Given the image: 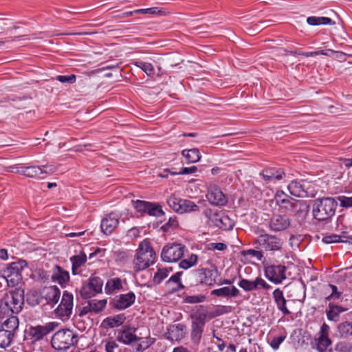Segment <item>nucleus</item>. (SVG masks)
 Masks as SVG:
<instances>
[{
  "mask_svg": "<svg viewBox=\"0 0 352 352\" xmlns=\"http://www.w3.org/2000/svg\"><path fill=\"white\" fill-rule=\"evenodd\" d=\"M272 298L274 303L276 305L277 309L280 311L284 316L291 314L290 311L287 307V300L284 296L283 290L280 288H276L272 292Z\"/></svg>",
  "mask_w": 352,
  "mask_h": 352,
  "instance_id": "nucleus-24",
  "label": "nucleus"
},
{
  "mask_svg": "<svg viewBox=\"0 0 352 352\" xmlns=\"http://www.w3.org/2000/svg\"><path fill=\"white\" fill-rule=\"evenodd\" d=\"M307 22L310 25L335 24V22H333L331 19L326 16H309L307 19Z\"/></svg>",
  "mask_w": 352,
  "mask_h": 352,
  "instance_id": "nucleus-42",
  "label": "nucleus"
},
{
  "mask_svg": "<svg viewBox=\"0 0 352 352\" xmlns=\"http://www.w3.org/2000/svg\"><path fill=\"white\" fill-rule=\"evenodd\" d=\"M107 300L106 299L103 300H89V307L92 312L96 314L100 313L103 311L106 307Z\"/></svg>",
  "mask_w": 352,
  "mask_h": 352,
  "instance_id": "nucleus-50",
  "label": "nucleus"
},
{
  "mask_svg": "<svg viewBox=\"0 0 352 352\" xmlns=\"http://www.w3.org/2000/svg\"><path fill=\"white\" fill-rule=\"evenodd\" d=\"M217 270H210L207 268H202L197 270L195 272V276L197 282L204 284L208 286H212L216 283V276L217 275Z\"/></svg>",
  "mask_w": 352,
  "mask_h": 352,
  "instance_id": "nucleus-16",
  "label": "nucleus"
},
{
  "mask_svg": "<svg viewBox=\"0 0 352 352\" xmlns=\"http://www.w3.org/2000/svg\"><path fill=\"white\" fill-rule=\"evenodd\" d=\"M260 176H283L285 175L284 170L280 168H268L260 173Z\"/></svg>",
  "mask_w": 352,
  "mask_h": 352,
  "instance_id": "nucleus-56",
  "label": "nucleus"
},
{
  "mask_svg": "<svg viewBox=\"0 0 352 352\" xmlns=\"http://www.w3.org/2000/svg\"><path fill=\"white\" fill-rule=\"evenodd\" d=\"M182 274L183 272H177L172 275L165 283V286L168 289L169 292L175 293L185 288L181 281Z\"/></svg>",
  "mask_w": 352,
  "mask_h": 352,
  "instance_id": "nucleus-26",
  "label": "nucleus"
},
{
  "mask_svg": "<svg viewBox=\"0 0 352 352\" xmlns=\"http://www.w3.org/2000/svg\"><path fill=\"white\" fill-rule=\"evenodd\" d=\"M118 347V344L115 341H108L105 344L106 352H114V349Z\"/></svg>",
  "mask_w": 352,
  "mask_h": 352,
  "instance_id": "nucleus-64",
  "label": "nucleus"
},
{
  "mask_svg": "<svg viewBox=\"0 0 352 352\" xmlns=\"http://www.w3.org/2000/svg\"><path fill=\"white\" fill-rule=\"evenodd\" d=\"M74 296L68 291H64L60 303L55 309L56 314L61 318H68L72 314Z\"/></svg>",
  "mask_w": 352,
  "mask_h": 352,
  "instance_id": "nucleus-13",
  "label": "nucleus"
},
{
  "mask_svg": "<svg viewBox=\"0 0 352 352\" xmlns=\"http://www.w3.org/2000/svg\"><path fill=\"white\" fill-rule=\"evenodd\" d=\"M182 199L176 197L175 195H170L166 200V202L170 208H171L176 212L179 213L181 211Z\"/></svg>",
  "mask_w": 352,
  "mask_h": 352,
  "instance_id": "nucleus-51",
  "label": "nucleus"
},
{
  "mask_svg": "<svg viewBox=\"0 0 352 352\" xmlns=\"http://www.w3.org/2000/svg\"><path fill=\"white\" fill-rule=\"evenodd\" d=\"M135 294L133 292L116 296L111 301L110 305L117 310H124L131 307L135 301Z\"/></svg>",
  "mask_w": 352,
  "mask_h": 352,
  "instance_id": "nucleus-15",
  "label": "nucleus"
},
{
  "mask_svg": "<svg viewBox=\"0 0 352 352\" xmlns=\"http://www.w3.org/2000/svg\"><path fill=\"white\" fill-rule=\"evenodd\" d=\"M182 207L180 214L197 212L199 210V206L191 200L182 199Z\"/></svg>",
  "mask_w": 352,
  "mask_h": 352,
  "instance_id": "nucleus-44",
  "label": "nucleus"
},
{
  "mask_svg": "<svg viewBox=\"0 0 352 352\" xmlns=\"http://www.w3.org/2000/svg\"><path fill=\"white\" fill-rule=\"evenodd\" d=\"M136 328L130 326H124L122 330L118 331L117 340L120 342L129 345L134 342L140 341L142 338L138 337L135 332Z\"/></svg>",
  "mask_w": 352,
  "mask_h": 352,
  "instance_id": "nucleus-18",
  "label": "nucleus"
},
{
  "mask_svg": "<svg viewBox=\"0 0 352 352\" xmlns=\"http://www.w3.org/2000/svg\"><path fill=\"white\" fill-rule=\"evenodd\" d=\"M286 336L273 337L270 341V346L274 350H277L280 344L285 340Z\"/></svg>",
  "mask_w": 352,
  "mask_h": 352,
  "instance_id": "nucleus-61",
  "label": "nucleus"
},
{
  "mask_svg": "<svg viewBox=\"0 0 352 352\" xmlns=\"http://www.w3.org/2000/svg\"><path fill=\"white\" fill-rule=\"evenodd\" d=\"M263 272L265 278L274 284H280L285 278L286 267L278 264H268L263 262Z\"/></svg>",
  "mask_w": 352,
  "mask_h": 352,
  "instance_id": "nucleus-10",
  "label": "nucleus"
},
{
  "mask_svg": "<svg viewBox=\"0 0 352 352\" xmlns=\"http://www.w3.org/2000/svg\"><path fill=\"white\" fill-rule=\"evenodd\" d=\"M214 224L221 230H230L233 228L235 223L225 212H219V214H217L214 218Z\"/></svg>",
  "mask_w": 352,
  "mask_h": 352,
  "instance_id": "nucleus-27",
  "label": "nucleus"
},
{
  "mask_svg": "<svg viewBox=\"0 0 352 352\" xmlns=\"http://www.w3.org/2000/svg\"><path fill=\"white\" fill-rule=\"evenodd\" d=\"M308 182L305 179L292 181L288 185V190L289 192L298 197H306L309 196L308 188L307 184Z\"/></svg>",
  "mask_w": 352,
  "mask_h": 352,
  "instance_id": "nucleus-21",
  "label": "nucleus"
},
{
  "mask_svg": "<svg viewBox=\"0 0 352 352\" xmlns=\"http://www.w3.org/2000/svg\"><path fill=\"white\" fill-rule=\"evenodd\" d=\"M19 318L16 316H11L6 320L4 322L1 321V328L6 330L8 333H12V336L14 337L16 333V331L19 328Z\"/></svg>",
  "mask_w": 352,
  "mask_h": 352,
  "instance_id": "nucleus-37",
  "label": "nucleus"
},
{
  "mask_svg": "<svg viewBox=\"0 0 352 352\" xmlns=\"http://www.w3.org/2000/svg\"><path fill=\"white\" fill-rule=\"evenodd\" d=\"M78 341L77 335L68 329L56 331L52 336L51 344L58 351H65L74 346Z\"/></svg>",
  "mask_w": 352,
  "mask_h": 352,
  "instance_id": "nucleus-5",
  "label": "nucleus"
},
{
  "mask_svg": "<svg viewBox=\"0 0 352 352\" xmlns=\"http://www.w3.org/2000/svg\"><path fill=\"white\" fill-rule=\"evenodd\" d=\"M27 266L28 263L25 260H19L10 263L5 270L7 281L11 283L12 285L19 284L22 279L21 272Z\"/></svg>",
  "mask_w": 352,
  "mask_h": 352,
  "instance_id": "nucleus-11",
  "label": "nucleus"
},
{
  "mask_svg": "<svg viewBox=\"0 0 352 352\" xmlns=\"http://www.w3.org/2000/svg\"><path fill=\"white\" fill-rule=\"evenodd\" d=\"M56 80L63 83L73 84L76 82V76L74 74L69 76L59 75L56 76Z\"/></svg>",
  "mask_w": 352,
  "mask_h": 352,
  "instance_id": "nucleus-60",
  "label": "nucleus"
},
{
  "mask_svg": "<svg viewBox=\"0 0 352 352\" xmlns=\"http://www.w3.org/2000/svg\"><path fill=\"white\" fill-rule=\"evenodd\" d=\"M132 203H133V206L136 210V211L138 212L143 214V213H146V208L148 206L149 202L146 201H142V200H136V201H133Z\"/></svg>",
  "mask_w": 352,
  "mask_h": 352,
  "instance_id": "nucleus-57",
  "label": "nucleus"
},
{
  "mask_svg": "<svg viewBox=\"0 0 352 352\" xmlns=\"http://www.w3.org/2000/svg\"><path fill=\"white\" fill-rule=\"evenodd\" d=\"M291 220L286 214H274L269 222V228L274 232L285 230L290 226Z\"/></svg>",
  "mask_w": 352,
  "mask_h": 352,
  "instance_id": "nucleus-17",
  "label": "nucleus"
},
{
  "mask_svg": "<svg viewBox=\"0 0 352 352\" xmlns=\"http://www.w3.org/2000/svg\"><path fill=\"white\" fill-rule=\"evenodd\" d=\"M113 256L116 262L122 263L131 257V254L129 250H118L113 252Z\"/></svg>",
  "mask_w": 352,
  "mask_h": 352,
  "instance_id": "nucleus-54",
  "label": "nucleus"
},
{
  "mask_svg": "<svg viewBox=\"0 0 352 352\" xmlns=\"http://www.w3.org/2000/svg\"><path fill=\"white\" fill-rule=\"evenodd\" d=\"M126 320L124 314H119L114 316H109L104 318L102 322V327L108 328H114L122 325Z\"/></svg>",
  "mask_w": 352,
  "mask_h": 352,
  "instance_id": "nucleus-30",
  "label": "nucleus"
},
{
  "mask_svg": "<svg viewBox=\"0 0 352 352\" xmlns=\"http://www.w3.org/2000/svg\"><path fill=\"white\" fill-rule=\"evenodd\" d=\"M56 168L54 166H17L9 168V172L13 174L23 175V176H37L41 174H53Z\"/></svg>",
  "mask_w": 352,
  "mask_h": 352,
  "instance_id": "nucleus-9",
  "label": "nucleus"
},
{
  "mask_svg": "<svg viewBox=\"0 0 352 352\" xmlns=\"http://www.w3.org/2000/svg\"><path fill=\"white\" fill-rule=\"evenodd\" d=\"M336 231L344 236H352L349 234L352 231V226L349 224V220L342 215H340L337 219Z\"/></svg>",
  "mask_w": 352,
  "mask_h": 352,
  "instance_id": "nucleus-29",
  "label": "nucleus"
},
{
  "mask_svg": "<svg viewBox=\"0 0 352 352\" xmlns=\"http://www.w3.org/2000/svg\"><path fill=\"white\" fill-rule=\"evenodd\" d=\"M336 331L341 338L347 339L352 336V321H343L336 327Z\"/></svg>",
  "mask_w": 352,
  "mask_h": 352,
  "instance_id": "nucleus-35",
  "label": "nucleus"
},
{
  "mask_svg": "<svg viewBox=\"0 0 352 352\" xmlns=\"http://www.w3.org/2000/svg\"><path fill=\"white\" fill-rule=\"evenodd\" d=\"M272 288V287L261 276H257L252 280V291H269Z\"/></svg>",
  "mask_w": 352,
  "mask_h": 352,
  "instance_id": "nucleus-43",
  "label": "nucleus"
},
{
  "mask_svg": "<svg viewBox=\"0 0 352 352\" xmlns=\"http://www.w3.org/2000/svg\"><path fill=\"white\" fill-rule=\"evenodd\" d=\"M187 327L185 324L178 323L168 328L166 339L170 341H180L186 334Z\"/></svg>",
  "mask_w": 352,
  "mask_h": 352,
  "instance_id": "nucleus-23",
  "label": "nucleus"
},
{
  "mask_svg": "<svg viewBox=\"0 0 352 352\" xmlns=\"http://www.w3.org/2000/svg\"><path fill=\"white\" fill-rule=\"evenodd\" d=\"M103 280L98 276H91L82 283L79 290L80 296L85 299L91 298L102 292Z\"/></svg>",
  "mask_w": 352,
  "mask_h": 352,
  "instance_id": "nucleus-7",
  "label": "nucleus"
},
{
  "mask_svg": "<svg viewBox=\"0 0 352 352\" xmlns=\"http://www.w3.org/2000/svg\"><path fill=\"white\" fill-rule=\"evenodd\" d=\"M133 64L140 68L148 76H153L154 74V67L150 63L143 62L141 60H135Z\"/></svg>",
  "mask_w": 352,
  "mask_h": 352,
  "instance_id": "nucleus-52",
  "label": "nucleus"
},
{
  "mask_svg": "<svg viewBox=\"0 0 352 352\" xmlns=\"http://www.w3.org/2000/svg\"><path fill=\"white\" fill-rule=\"evenodd\" d=\"M119 223V217L117 214L111 212L107 214L101 221L100 228L106 235L111 234Z\"/></svg>",
  "mask_w": 352,
  "mask_h": 352,
  "instance_id": "nucleus-22",
  "label": "nucleus"
},
{
  "mask_svg": "<svg viewBox=\"0 0 352 352\" xmlns=\"http://www.w3.org/2000/svg\"><path fill=\"white\" fill-rule=\"evenodd\" d=\"M211 295L219 297H236L240 295V291L235 286L223 287L212 290Z\"/></svg>",
  "mask_w": 352,
  "mask_h": 352,
  "instance_id": "nucleus-31",
  "label": "nucleus"
},
{
  "mask_svg": "<svg viewBox=\"0 0 352 352\" xmlns=\"http://www.w3.org/2000/svg\"><path fill=\"white\" fill-rule=\"evenodd\" d=\"M87 255L84 252L70 257L69 260L72 265V272L73 275L79 274L78 269L87 262Z\"/></svg>",
  "mask_w": 352,
  "mask_h": 352,
  "instance_id": "nucleus-34",
  "label": "nucleus"
},
{
  "mask_svg": "<svg viewBox=\"0 0 352 352\" xmlns=\"http://www.w3.org/2000/svg\"><path fill=\"white\" fill-rule=\"evenodd\" d=\"M12 333H8L6 330L0 329V347L6 348L9 346L13 341Z\"/></svg>",
  "mask_w": 352,
  "mask_h": 352,
  "instance_id": "nucleus-45",
  "label": "nucleus"
},
{
  "mask_svg": "<svg viewBox=\"0 0 352 352\" xmlns=\"http://www.w3.org/2000/svg\"><path fill=\"white\" fill-rule=\"evenodd\" d=\"M6 300L10 310L14 314H18L24 305V292L19 289L11 291L7 294Z\"/></svg>",
  "mask_w": 352,
  "mask_h": 352,
  "instance_id": "nucleus-14",
  "label": "nucleus"
},
{
  "mask_svg": "<svg viewBox=\"0 0 352 352\" xmlns=\"http://www.w3.org/2000/svg\"><path fill=\"white\" fill-rule=\"evenodd\" d=\"M146 213L150 216L160 217L164 214L162 206L159 204L148 203Z\"/></svg>",
  "mask_w": 352,
  "mask_h": 352,
  "instance_id": "nucleus-48",
  "label": "nucleus"
},
{
  "mask_svg": "<svg viewBox=\"0 0 352 352\" xmlns=\"http://www.w3.org/2000/svg\"><path fill=\"white\" fill-rule=\"evenodd\" d=\"M322 241L327 244L333 243H348L352 244V236H344L337 233L323 236Z\"/></svg>",
  "mask_w": 352,
  "mask_h": 352,
  "instance_id": "nucleus-39",
  "label": "nucleus"
},
{
  "mask_svg": "<svg viewBox=\"0 0 352 352\" xmlns=\"http://www.w3.org/2000/svg\"><path fill=\"white\" fill-rule=\"evenodd\" d=\"M197 255L192 254L188 258L182 260L179 266L184 270H188L197 264Z\"/></svg>",
  "mask_w": 352,
  "mask_h": 352,
  "instance_id": "nucleus-53",
  "label": "nucleus"
},
{
  "mask_svg": "<svg viewBox=\"0 0 352 352\" xmlns=\"http://www.w3.org/2000/svg\"><path fill=\"white\" fill-rule=\"evenodd\" d=\"M172 271V267H159L154 274L152 281L155 285L161 284L169 275Z\"/></svg>",
  "mask_w": 352,
  "mask_h": 352,
  "instance_id": "nucleus-40",
  "label": "nucleus"
},
{
  "mask_svg": "<svg viewBox=\"0 0 352 352\" xmlns=\"http://www.w3.org/2000/svg\"><path fill=\"white\" fill-rule=\"evenodd\" d=\"M206 197L208 201L212 205L224 206L227 203V199L225 195L217 186H210Z\"/></svg>",
  "mask_w": 352,
  "mask_h": 352,
  "instance_id": "nucleus-19",
  "label": "nucleus"
},
{
  "mask_svg": "<svg viewBox=\"0 0 352 352\" xmlns=\"http://www.w3.org/2000/svg\"><path fill=\"white\" fill-rule=\"evenodd\" d=\"M330 327L324 322L320 329L318 337L315 339V349L318 352H331V340L329 338Z\"/></svg>",
  "mask_w": 352,
  "mask_h": 352,
  "instance_id": "nucleus-12",
  "label": "nucleus"
},
{
  "mask_svg": "<svg viewBox=\"0 0 352 352\" xmlns=\"http://www.w3.org/2000/svg\"><path fill=\"white\" fill-rule=\"evenodd\" d=\"M51 280L53 282L57 283L61 287L64 288L68 285L70 280L69 273L62 267L55 265L52 269Z\"/></svg>",
  "mask_w": 352,
  "mask_h": 352,
  "instance_id": "nucleus-20",
  "label": "nucleus"
},
{
  "mask_svg": "<svg viewBox=\"0 0 352 352\" xmlns=\"http://www.w3.org/2000/svg\"><path fill=\"white\" fill-rule=\"evenodd\" d=\"M337 203H340V206L342 208H349L352 207V197H346L344 195H340L335 197Z\"/></svg>",
  "mask_w": 352,
  "mask_h": 352,
  "instance_id": "nucleus-58",
  "label": "nucleus"
},
{
  "mask_svg": "<svg viewBox=\"0 0 352 352\" xmlns=\"http://www.w3.org/2000/svg\"><path fill=\"white\" fill-rule=\"evenodd\" d=\"M179 226V222L176 216L169 217L168 221L165 223L161 230L164 232H170L175 230Z\"/></svg>",
  "mask_w": 352,
  "mask_h": 352,
  "instance_id": "nucleus-49",
  "label": "nucleus"
},
{
  "mask_svg": "<svg viewBox=\"0 0 352 352\" xmlns=\"http://www.w3.org/2000/svg\"><path fill=\"white\" fill-rule=\"evenodd\" d=\"M252 245L263 250L266 256H272L276 253H281L283 249L284 240L281 237L261 230L253 239Z\"/></svg>",
  "mask_w": 352,
  "mask_h": 352,
  "instance_id": "nucleus-1",
  "label": "nucleus"
},
{
  "mask_svg": "<svg viewBox=\"0 0 352 352\" xmlns=\"http://www.w3.org/2000/svg\"><path fill=\"white\" fill-rule=\"evenodd\" d=\"M348 310V308L342 305L336 304L335 302H329L325 310L327 318L329 321L338 322L340 315Z\"/></svg>",
  "mask_w": 352,
  "mask_h": 352,
  "instance_id": "nucleus-25",
  "label": "nucleus"
},
{
  "mask_svg": "<svg viewBox=\"0 0 352 352\" xmlns=\"http://www.w3.org/2000/svg\"><path fill=\"white\" fill-rule=\"evenodd\" d=\"M197 170V167L195 166H192L190 167H182L179 168H172L170 169H164V173H158L157 176H168V173H170L171 175H190L196 173Z\"/></svg>",
  "mask_w": 352,
  "mask_h": 352,
  "instance_id": "nucleus-32",
  "label": "nucleus"
},
{
  "mask_svg": "<svg viewBox=\"0 0 352 352\" xmlns=\"http://www.w3.org/2000/svg\"><path fill=\"white\" fill-rule=\"evenodd\" d=\"M56 327L57 324L54 322H47L44 325L30 326L25 330V340L34 344L50 334Z\"/></svg>",
  "mask_w": 352,
  "mask_h": 352,
  "instance_id": "nucleus-6",
  "label": "nucleus"
},
{
  "mask_svg": "<svg viewBox=\"0 0 352 352\" xmlns=\"http://www.w3.org/2000/svg\"><path fill=\"white\" fill-rule=\"evenodd\" d=\"M155 252L148 239L143 240L136 250L133 261V270L135 272L142 271L155 263Z\"/></svg>",
  "mask_w": 352,
  "mask_h": 352,
  "instance_id": "nucleus-2",
  "label": "nucleus"
},
{
  "mask_svg": "<svg viewBox=\"0 0 352 352\" xmlns=\"http://www.w3.org/2000/svg\"><path fill=\"white\" fill-rule=\"evenodd\" d=\"M328 286L331 289V292L329 295H328L327 296H326L324 298V301L326 302H334L338 300L342 297V292H340L338 290V287L335 285L329 284Z\"/></svg>",
  "mask_w": 352,
  "mask_h": 352,
  "instance_id": "nucleus-46",
  "label": "nucleus"
},
{
  "mask_svg": "<svg viewBox=\"0 0 352 352\" xmlns=\"http://www.w3.org/2000/svg\"><path fill=\"white\" fill-rule=\"evenodd\" d=\"M182 155L188 163H195L201 159L198 148L185 149L182 151Z\"/></svg>",
  "mask_w": 352,
  "mask_h": 352,
  "instance_id": "nucleus-41",
  "label": "nucleus"
},
{
  "mask_svg": "<svg viewBox=\"0 0 352 352\" xmlns=\"http://www.w3.org/2000/svg\"><path fill=\"white\" fill-rule=\"evenodd\" d=\"M309 209V206L305 201L295 199L289 211L299 215L305 216L308 213Z\"/></svg>",
  "mask_w": 352,
  "mask_h": 352,
  "instance_id": "nucleus-38",
  "label": "nucleus"
},
{
  "mask_svg": "<svg viewBox=\"0 0 352 352\" xmlns=\"http://www.w3.org/2000/svg\"><path fill=\"white\" fill-rule=\"evenodd\" d=\"M274 199L278 206L287 210L291 209L292 205L295 199L282 191L277 192Z\"/></svg>",
  "mask_w": 352,
  "mask_h": 352,
  "instance_id": "nucleus-33",
  "label": "nucleus"
},
{
  "mask_svg": "<svg viewBox=\"0 0 352 352\" xmlns=\"http://www.w3.org/2000/svg\"><path fill=\"white\" fill-rule=\"evenodd\" d=\"M60 294V289L56 285L47 287L43 289V294L47 303L52 306L58 302Z\"/></svg>",
  "mask_w": 352,
  "mask_h": 352,
  "instance_id": "nucleus-28",
  "label": "nucleus"
},
{
  "mask_svg": "<svg viewBox=\"0 0 352 352\" xmlns=\"http://www.w3.org/2000/svg\"><path fill=\"white\" fill-rule=\"evenodd\" d=\"M241 254L244 256H250L251 257L256 258L258 261H262L263 259H265V254L263 253V250L255 247L254 249L243 250Z\"/></svg>",
  "mask_w": 352,
  "mask_h": 352,
  "instance_id": "nucleus-47",
  "label": "nucleus"
},
{
  "mask_svg": "<svg viewBox=\"0 0 352 352\" xmlns=\"http://www.w3.org/2000/svg\"><path fill=\"white\" fill-rule=\"evenodd\" d=\"M208 311L203 306L193 309L190 314L191 328H190V340L193 345L197 346L199 345L205 325L208 321Z\"/></svg>",
  "mask_w": 352,
  "mask_h": 352,
  "instance_id": "nucleus-3",
  "label": "nucleus"
},
{
  "mask_svg": "<svg viewBox=\"0 0 352 352\" xmlns=\"http://www.w3.org/2000/svg\"><path fill=\"white\" fill-rule=\"evenodd\" d=\"M141 340V342L135 348L136 352L144 351L155 342V338L150 337H146L144 339L142 338Z\"/></svg>",
  "mask_w": 352,
  "mask_h": 352,
  "instance_id": "nucleus-55",
  "label": "nucleus"
},
{
  "mask_svg": "<svg viewBox=\"0 0 352 352\" xmlns=\"http://www.w3.org/2000/svg\"><path fill=\"white\" fill-rule=\"evenodd\" d=\"M338 207L337 200L334 197H322L314 200L312 214L318 221H328L334 216Z\"/></svg>",
  "mask_w": 352,
  "mask_h": 352,
  "instance_id": "nucleus-4",
  "label": "nucleus"
},
{
  "mask_svg": "<svg viewBox=\"0 0 352 352\" xmlns=\"http://www.w3.org/2000/svg\"><path fill=\"white\" fill-rule=\"evenodd\" d=\"M186 250V248L183 244L169 243L162 250V260L167 263L177 262L183 257Z\"/></svg>",
  "mask_w": 352,
  "mask_h": 352,
  "instance_id": "nucleus-8",
  "label": "nucleus"
},
{
  "mask_svg": "<svg viewBox=\"0 0 352 352\" xmlns=\"http://www.w3.org/2000/svg\"><path fill=\"white\" fill-rule=\"evenodd\" d=\"M238 285L245 292H252V280L241 278Z\"/></svg>",
  "mask_w": 352,
  "mask_h": 352,
  "instance_id": "nucleus-59",
  "label": "nucleus"
},
{
  "mask_svg": "<svg viewBox=\"0 0 352 352\" xmlns=\"http://www.w3.org/2000/svg\"><path fill=\"white\" fill-rule=\"evenodd\" d=\"M76 309L80 317L85 316L89 312H92L91 307H89V300L87 302L85 306L82 307H77Z\"/></svg>",
  "mask_w": 352,
  "mask_h": 352,
  "instance_id": "nucleus-63",
  "label": "nucleus"
},
{
  "mask_svg": "<svg viewBox=\"0 0 352 352\" xmlns=\"http://www.w3.org/2000/svg\"><path fill=\"white\" fill-rule=\"evenodd\" d=\"M122 280L118 278L109 279L104 286V292L107 294H112L122 289Z\"/></svg>",
  "mask_w": 352,
  "mask_h": 352,
  "instance_id": "nucleus-36",
  "label": "nucleus"
},
{
  "mask_svg": "<svg viewBox=\"0 0 352 352\" xmlns=\"http://www.w3.org/2000/svg\"><path fill=\"white\" fill-rule=\"evenodd\" d=\"M329 52L337 54V58H342V56H344L345 55V54L343 53V52L334 51V50H331V49H328L327 50L316 51V56H318V55L330 56Z\"/></svg>",
  "mask_w": 352,
  "mask_h": 352,
  "instance_id": "nucleus-62",
  "label": "nucleus"
}]
</instances>
